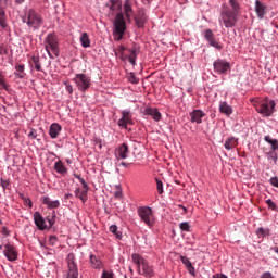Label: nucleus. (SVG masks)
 <instances>
[{"label": "nucleus", "mask_w": 278, "mask_h": 278, "mask_svg": "<svg viewBox=\"0 0 278 278\" xmlns=\"http://www.w3.org/2000/svg\"><path fill=\"white\" fill-rule=\"evenodd\" d=\"M25 0H14V2L16 3V5H23V2H24Z\"/></svg>", "instance_id": "obj_59"}, {"label": "nucleus", "mask_w": 278, "mask_h": 278, "mask_svg": "<svg viewBox=\"0 0 278 278\" xmlns=\"http://www.w3.org/2000/svg\"><path fill=\"white\" fill-rule=\"evenodd\" d=\"M15 71H16L15 75L20 79H23L25 77V65H16Z\"/></svg>", "instance_id": "obj_36"}, {"label": "nucleus", "mask_w": 278, "mask_h": 278, "mask_svg": "<svg viewBox=\"0 0 278 278\" xmlns=\"http://www.w3.org/2000/svg\"><path fill=\"white\" fill-rule=\"evenodd\" d=\"M106 7L110 8L112 12H118V10H121V0H111Z\"/></svg>", "instance_id": "obj_31"}, {"label": "nucleus", "mask_w": 278, "mask_h": 278, "mask_svg": "<svg viewBox=\"0 0 278 278\" xmlns=\"http://www.w3.org/2000/svg\"><path fill=\"white\" fill-rule=\"evenodd\" d=\"M180 261L186 266L188 273L190 275H194L195 269L194 266L192 265V262H190V258L188 256H180Z\"/></svg>", "instance_id": "obj_23"}, {"label": "nucleus", "mask_w": 278, "mask_h": 278, "mask_svg": "<svg viewBox=\"0 0 278 278\" xmlns=\"http://www.w3.org/2000/svg\"><path fill=\"white\" fill-rule=\"evenodd\" d=\"M228 3L230 7V11H232V13L235 14L240 15V2H238V0H228Z\"/></svg>", "instance_id": "obj_29"}, {"label": "nucleus", "mask_w": 278, "mask_h": 278, "mask_svg": "<svg viewBox=\"0 0 278 278\" xmlns=\"http://www.w3.org/2000/svg\"><path fill=\"white\" fill-rule=\"evenodd\" d=\"M0 55H8V49H5V46H0Z\"/></svg>", "instance_id": "obj_51"}, {"label": "nucleus", "mask_w": 278, "mask_h": 278, "mask_svg": "<svg viewBox=\"0 0 278 278\" xmlns=\"http://www.w3.org/2000/svg\"><path fill=\"white\" fill-rule=\"evenodd\" d=\"M208 45H211V47H214V49H217V51H222V49H223V45H219L218 41H216L215 37H213V39L208 40Z\"/></svg>", "instance_id": "obj_37"}, {"label": "nucleus", "mask_w": 278, "mask_h": 278, "mask_svg": "<svg viewBox=\"0 0 278 278\" xmlns=\"http://www.w3.org/2000/svg\"><path fill=\"white\" fill-rule=\"evenodd\" d=\"M22 21L23 23H26V25L33 29V31L40 29L45 23L42 15H40V13L36 12L34 9H29L23 16Z\"/></svg>", "instance_id": "obj_2"}, {"label": "nucleus", "mask_w": 278, "mask_h": 278, "mask_svg": "<svg viewBox=\"0 0 278 278\" xmlns=\"http://www.w3.org/2000/svg\"><path fill=\"white\" fill-rule=\"evenodd\" d=\"M34 222L39 231H45V229H47V222L40 212L34 213Z\"/></svg>", "instance_id": "obj_15"}, {"label": "nucleus", "mask_w": 278, "mask_h": 278, "mask_svg": "<svg viewBox=\"0 0 278 278\" xmlns=\"http://www.w3.org/2000/svg\"><path fill=\"white\" fill-rule=\"evenodd\" d=\"M31 64H34L36 71H42V64H40V56L33 55L31 56Z\"/></svg>", "instance_id": "obj_35"}, {"label": "nucleus", "mask_w": 278, "mask_h": 278, "mask_svg": "<svg viewBox=\"0 0 278 278\" xmlns=\"http://www.w3.org/2000/svg\"><path fill=\"white\" fill-rule=\"evenodd\" d=\"M109 231H111V233H114L116 238H121V232H118V226L116 225L110 226Z\"/></svg>", "instance_id": "obj_41"}, {"label": "nucleus", "mask_w": 278, "mask_h": 278, "mask_svg": "<svg viewBox=\"0 0 278 278\" xmlns=\"http://www.w3.org/2000/svg\"><path fill=\"white\" fill-rule=\"evenodd\" d=\"M125 51H127V48L125 46H118V48L115 50V55H118V53H121V55H123V53H125Z\"/></svg>", "instance_id": "obj_48"}, {"label": "nucleus", "mask_w": 278, "mask_h": 278, "mask_svg": "<svg viewBox=\"0 0 278 278\" xmlns=\"http://www.w3.org/2000/svg\"><path fill=\"white\" fill-rule=\"evenodd\" d=\"M155 181L159 194H164V182H162V180H160L159 178H155Z\"/></svg>", "instance_id": "obj_39"}, {"label": "nucleus", "mask_w": 278, "mask_h": 278, "mask_svg": "<svg viewBox=\"0 0 278 278\" xmlns=\"http://www.w3.org/2000/svg\"><path fill=\"white\" fill-rule=\"evenodd\" d=\"M127 31V22L123 13H117L113 22V38L117 42L125 36Z\"/></svg>", "instance_id": "obj_3"}, {"label": "nucleus", "mask_w": 278, "mask_h": 278, "mask_svg": "<svg viewBox=\"0 0 278 278\" xmlns=\"http://www.w3.org/2000/svg\"><path fill=\"white\" fill-rule=\"evenodd\" d=\"M45 49L51 60L60 56V42L58 41V35L50 33L43 40Z\"/></svg>", "instance_id": "obj_1"}, {"label": "nucleus", "mask_w": 278, "mask_h": 278, "mask_svg": "<svg viewBox=\"0 0 278 278\" xmlns=\"http://www.w3.org/2000/svg\"><path fill=\"white\" fill-rule=\"evenodd\" d=\"M101 278H114V273L113 271H108V270H103Z\"/></svg>", "instance_id": "obj_45"}, {"label": "nucleus", "mask_w": 278, "mask_h": 278, "mask_svg": "<svg viewBox=\"0 0 278 278\" xmlns=\"http://www.w3.org/2000/svg\"><path fill=\"white\" fill-rule=\"evenodd\" d=\"M128 81H130V84H138L140 80L136 78V75H134V73H130L128 76Z\"/></svg>", "instance_id": "obj_46"}, {"label": "nucleus", "mask_w": 278, "mask_h": 278, "mask_svg": "<svg viewBox=\"0 0 278 278\" xmlns=\"http://www.w3.org/2000/svg\"><path fill=\"white\" fill-rule=\"evenodd\" d=\"M0 249H2V253L9 262H16V260H18V251L12 243L7 242L0 245Z\"/></svg>", "instance_id": "obj_8"}, {"label": "nucleus", "mask_w": 278, "mask_h": 278, "mask_svg": "<svg viewBox=\"0 0 278 278\" xmlns=\"http://www.w3.org/2000/svg\"><path fill=\"white\" fill-rule=\"evenodd\" d=\"M115 197L116 199H123V192L121 191L115 192Z\"/></svg>", "instance_id": "obj_57"}, {"label": "nucleus", "mask_w": 278, "mask_h": 278, "mask_svg": "<svg viewBox=\"0 0 278 278\" xmlns=\"http://www.w3.org/2000/svg\"><path fill=\"white\" fill-rule=\"evenodd\" d=\"M60 131H62V126H60V124L54 123V124L50 125V128H49V136H50L52 139L58 138V136H60Z\"/></svg>", "instance_id": "obj_21"}, {"label": "nucleus", "mask_w": 278, "mask_h": 278, "mask_svg": "<svg viewBox=\"0 0 278 278\" xmlns=\"http://www.w3.org/2000/svg\"><path fill=\"white\" fill-rule=\"evenodd\" d=\"M55 244H58V237L50 236V238H49V245L50 247H55Z\"/></svg>", "instance_id": "obj_47"}, {"label": "nucleus", "mask_w": 278, "mask_h": 278, "mask_svg": "<svg viewBox=\"0 0 278 278\" xmlns=\"http://www.w3.org/2000/svg\"><path fill=\"white\" fill-rule=\"evenodd\" d=\"M255 12L257 15V18H264L265 14H266V5L264 3H262V1L256 0L255 1Z\"/></svg>", "instance_id": "obj_20"}, {"label": "nucleus", "mask_w": 278, "mask_h": 278, "mask_svg": "<svg viewBox=\"0 0 278 278\" xmlns=\"http://www.w3.org/2000/svg\"><path fill=\"white\" fill-rule=\"evenodd\" d=\"M24 203H25V205H28V207H34V203H33L31 200L28 199V198H25V199H24Z\"/></svg>", "instance_id": "obj_53"}, {"label": "nucleus", "mask_w": 278, "mask_h": 278, "mask_svg": "<svg viewBox=\"0 0 278 278\" xmlns=\"http://www.w3.org/2000/svg\"><path fill=\"white\" fill-rule=\"evenodd\" d=\"M124 11H125L126 17L129 21L131 18V15L134 14V9H131V0H126L125 1Z\"/></svg>", "instance_id": "obj_28"}, {"label": "nucleus", "mask_w": 278, "mask_h": 278, "mask_svg": "<svg viewBox=\"0 0 278 278\" xmlns=\"http://www.w3.org/2000/svg\"><path fill=\"white\" fill-rule=\"evenodd\" d=\"M73 80L80 92H86L92 86V79L86 74H76Z\"/></svg>", "instance_id": "obj_7"}, {"label": "nucleus", "mask_w": 278, "mask_h": 278, "mask_svg": "<svg viewBox=\"0 0 278 278\" xmlns=\"http://www.w3.org/2000/svg\"><path fill=\"white\" fill-rule=\"evenodd\" d=\"M143 3H150L151 0H142Z\"/></svg>", "instance_id": "obj_63"}, {"label": "nucleus", "mask_w": 278, "mask_h": 278, "mask_svg": "<svg viewBox=\"0 0 278 278\" xmlns=\"http://www.w3.org/2000/svg\"><path fill=\"white\" fill-rule=\"evenodd\" d=\"M275 103L274 100L263 99L258 100L254 103V108L258 114H262V116H273V113L275 112Z\"/></svg>", "instance_id": "obj_5"}, {"label": "nucleus", "mask_w": 278, "mask_h": 278, "mask_svg": "<svg viewBox=\"0 0 278 278\" xmlns=\"http://www.w3.org/2000/svg\"><path fill=\"white\" fill-rule=\"evenodd\" d=\"M41 203L43 205H47V207H49V210H55V208L60 207V201H58V200L53 201L49 197H42Z\"/></svg>", "instance_id": "obj_19"}, {"label": "nucleus", "mask_w": 278, "mask_h": 278, "mask_svg": "<svg viewBox=\"0 0 278 278\" xmlns=\"http://www.w3.org/2000/svg\"><path fill=\"white\" fill-rule=\"evenodd\" d=\"M79 182L83 186V190H81V188H76L75 197L80 199V201H83V203H86V201H88V184L86 182V180L84 178H79Z\"/></svg>", "instance_id": "obj_10"}, {"label": "nucleus", "mask_w": 278, "mask_h": 278, "mask_svg": "<svg viewBox=\"0 0 278 278\" xmlns=\"http://www.w3.org/2000/svg\"><path fill=\"white\" fill-rule=\"evenodd\" d=\"M117 125L127 129V125H134L131 112L129 110L122 111V117L118 119Z\"/></svg>", "instance_id": "obj_12"}, {"label": "nucleus", "mask_w": 278, "mask_h": 278, "mask_svg": "<svg viewBox=\"0 0 278 278\" xmlns=\"http://www.w3.org/2000/svg\"><path fill=\"white\" fill-rule=\"evenodd\" d=\"M80 43L84 49H88L90 47V37L88 36V33H83L80 36Z\"/></svg>", "instance_id": "obj_33"}, {"label": "nucleus", "mask_w": 278, "mask_h": 278, "mask_svg": "<svg viewBox=\"0 0 278 278\" xmlns=\"http://www.w3.org/2000/svg\"><path fill=\"white\" fill-rule=\"evenodd\" d=\"M143 114L146 116H151L153 118V121H155L156 123H159V121H162V113H160V111H157V109L146 108L143 110Z\"/></svg>", "instance_id": "obj_16"}, {"label": "nucleus", "mask_w": 278, "mask_h": 278, "mask_svg": "<svg viewBox=\"0 0 278 278\" xmlns=\"http://www.w3.org/2000/svg\"><path fill=\"white\" fill-rule=\"evenodd\" d=\"M0 90H10V85H8V81L5 80V74L0 71Z\"/></svg>", "instance_id": "obj_30"}, {"label": "nucleus", "mask_w": 278, "mask_h": 278, "mask_svg": "<svg viewBox=\"0 0 278 278\" xmlns=\"http://www.w3.org/2000/svg\"><path fill=\"white\" fill-rule=\"evenodd\" d=\"M137 214L140 217V220L148 227H153V225H155V215H153V208L149 206H141L137 210Z\"/></svg>", "instance_id": "obj_6"}, {"label": "nucleus", "mask_w": 278, "mask_h": 278, "mask_svg": "<svg viewBox=\"0 0 278 278\" xmlns=\"http://www.w3.org/2000/svg\"><path fill=\"white\" fill-rule=\"evenodd\" d=\"M48 223L50 227H53L55 225V216L48 217Z\"/></svg>", "instance_id": "obj_52"}, {"label": "nucleus", "mask_w": 278, "mask_h": 278, "mask_svg": "<svg viewBox=\"0 0 278 278\" xmlns=\"http://www.w3.org/2000/svg\"><path fill=\"white\" fill-rule=\"evenodd\" d=\"M269 184H271V186H274L275 188H278V178L277 177L270 178Z\"/></svg>", "instance_id": "obj_50"}, {"label": "nucleus", "mask_w": 278, "mask_h": 278, "mask_svg": "<svg viewBox=\"0 0 278 278\" xmlns=\"http://www.w3.org/2000/svg\"><path fill=\"white\" fill-rule=\"evenodd\" d=\"M0 25L2 27H5V10H3V8L0 7Z\"/></svg>", "instance_id": "obj_40"}, {"label": "nucleus", "mask_w": 278, "mask_h": 278, "mask_svg": "<svg viewBox=\"0 0 278 278\" xmlns=\"http://www.w3.org/2000/svg\"><path fill=\"white\" fill-rule=\"evenodd\" d=\"M65 90L68 94H73V85H71V83H65Z\"/></svg>", "instance_id": "obj_49"}, {"label": "nucleus", "mask_w": 278, "mask_h": 278, "mask_svg": "<svg viewBox=\"0 0 278 278\" xmlns=\"http://www.w3.org/2000/svg\"><path fill=\"white\" fill-rule=\"evenodd\" d=\"M131 260H132L134 264H136L137 270H138L139 275H142V269H140V268H141V266L147 262V260H144V258H143L140 254H138V253H134V254L131 255Z\"/></svg>", "instance_id": "obj_18"}, {"label": "nucleus", "mask_w": 278, "mask_h": 278, "mask_svg": "<svg viewBox=\"0 0 278 278\" xmlns=\"http://www.w3.org/2000/svg\"><path fill=\"white\" fill-rule=\"evenodd\" d=\"M54 170L59 173V175H66L68 173V168L64 166L62 161H58L54 163Z\"/></svg>", "instance_id": "obj_26"}, {"label": "nucleus", "mask_w": 278, "mask_h": 278, "mask_svg": "<svg viewBox=\"0 0 278 278\" xmlns=\"http://www.w3.org/2000/svg\"><path fill=\"white\" fill-rule=\"evenodd\" d=\"M67 262V278H77L79 277V270L77 269V263H75V254L70 253L66 257Z\"/></svg>", "instance_id": "obj_9"}, {"label": "nucleus", "mask_w": 278, "mask_h": 278, "mask_svg": "<svg viewBox=\"0 0 278 278\" xmlns=\"http://www.w3.org/2000/svg\"><path fill=\"white\" fill-rule=\"evenodd\" d=\"M204 38L205 40L208 42V40L214 39V33L212 31V29H206L204 31Z\"/></svg>", "instance_id": "obj_42"}, {"label": "nucleus", "mask_w": 278, "mask_h": 278, "mask_svg": "<svg viewBox=\"0 0 278 278\" xmlns=\"http://www.w3.org/2000/svg\"><path fill=\"white\" fill-rule=\"evenodd\" d=\"M66 162H67V164H71V163H72L71 160H68V159L66 160Z\"/></svg>", "instance_id": "obj_64"}, {"label": "nucleus", "mask_w": 278, "mask_h": 278, "mask_svg": "<svg viewBox=\"0 0 278 278\" xmlns=\"http://www.w3.org/2000/svg\"><path fill=\"white\" fill-rule=\"evenodd\" d=\"M38 136V134L36 132V130H31L29 134H28V137L31 138L33 140L36 139Z\"/></svg>", "instance_id": "obj_54"}, {"label": "nucleus", "mask_w": 278, "mask_h": 278, "mask_svg": "<svg viewBox=\"0 0 278 278\" xmlns=\"http://www.w3.org/2000/svg\"><path fill=\"white\" fill-rule=\"evenodd\" d=\"M2 235L3 236H10V230H8L7 227H2Z\"/></svg>", "instance_id": "obj_56"}, {"label": "nucleus", "mask_w": 278, "mask_h": 278, "mask_svg": "<svg viewBox=\"0 0 278 278\" xmlns=\"http://www.w3.org/2000/svg\"><path fill=\"white\" fill-rule=\"evenodd\" d=\"M76 179L79 181V179H81V176L79 175H75Z\"/></svg>", "instance_id": "obj_62"}, {"label": "nucleus", "mask_w": 278, "mask_h": 278, "mask_svg": "<svg viewBox=\"0 0 278 278\" xmlns=\"http://www.w3.org/2000/svg\"><path fill=\"white\" fill-rule=\"evenodd\" d=\"M219 112L222 114H225L226 116H231V114H233V109L231 108V105H229V103L220 102Z\"/></svg>", "instance_id": "obj_22"}, {"label": "nucleus", "mask_w": 278, "mask_h": 278, "mask_svg": "<svg viewBox=\"0 0 278 278\" xmlns=\"http://www.w3.org/2000/svg\"><path fill=\"white\" fill-rule=\"evenodd\" d=\"M215 73H218V75H225L229 68H231V65L229 62L218 59L213 63Z\"/></svg>", "instance_id": "obj_11"}, {"label": "nucleus", "mask_w": 278, "mask_h": 278, "mask_svg": "<svg viewBox=\"0 0 278 278\" xmlns=\"http://www.w3.org/2000/svg\"><path fill=\"white\" fill-rule=\"evenodd\" d=\"M239 17L240 15L238 13H233L227 4L222 7L220 18L226 28L236 27Z\"/></svg>", "instance_id": "obj_4"}, {"label": "nucleus", "mask_w": 278, "mask_h": 278, "mask_svg": "<svg viewBox=\"0 0 278 278\" xmlns=\"http://www.w3.org/2000/svg\"><path fill=\"white\" fill-rule=\"evenodd\" d=\"M142 271L140 275H143L144 277H153V268L149 266V263L146 261L142 266Z\"/></svg>", "instance_id": "obj_27"}, {"label": "nucleus", "mask_w": 278, "mask_h": 278, "mask_svg": "<svg viewBox=\"0 0 278 278\" xmlns=\"http://www.w3.org/2000/svg\"><path fill=\"white\" fill-rule=\"evenodd\" d=\"M270 235V230L268 228H258L256 230V236H262L263 238H266V236Z\"/></svg>", "instance_id": "obj_38"}, {"label": "nucleus", "mask_w": 278, "mask_h": 278, "mask_svg": "<svg viewBox=\"0 0 278 278\" xmlns=\"http://www.w3.org/2000/svg\"><path fill=\"white\" fill-rule=\"evenodd\" d=\"M224 147L227 151H231V149H236L238 147V138L236 137H229L225 143Z\"/></svg>", "instance_id": "obj_25"}, {"label": "nucleus", "mask_w": 278, "mask_h": 278, "mask_svg": "<svg viewBox=\"0 0 278 278\" xmlns=\"http://www.w3.org/2000/svg\"><path fill=\"white\" fill-rule=\"evenodd\" d=\"M134 21L139 29H142V27H144V25L147 24V13L144 12V9H139L136 12Z\"/></svg>", "instance_id": "obj_13"}, {"label": "nucleus", "mask_w": 278, "mask_h": 278, "mask_svg": "<svg viewBox=\"0 0 278 278\" xmlns=\"http://www.w3.org/2000/svg\"><path fill=\"white\" fill-rule=\"evenodd\" d=\"M90 266L94 269H101L103 267V263L101 262V258L99 256L91 254L90 255Z\"/></svg>", "instance_id": "obj_24"}, {"label": "nucleus", "mask_w": 278, "mask_h": 278, "mask_svg": "<svg viewBox=\"0 0 278 278\" xmlns=\"http://www.w3.org/2000/svg\"><path fill=\"white\" fill-rule=\"evenodd\" d=\"M64 199H65V200L73 199V194L67 193V194H65Z\"/></svg>", "instance_id": "obj_60"}, {"label": "nucleus", "mask_w": 278, "mask_h": 278, "mask_svg": "<svg viewBox=\"0 0 278 278\" xmlns=\"http://www.w3.org/2000/svg\"><path fill=\"white\" fill-rule=\"evenodd\" d=\"M191 123H195L197 125H201L203 123V118H205V112L202 110H193L189 113Z\"/></svg>", "instance_id": "obj_14"}, {"label": "nucleus", "mask_w": 278, "mask_h": 278, "mask_svg": "<svg viewBox=\"0 0 278 278\" xmlns=\"http://www.w3.org/2000/svg\"><path fill=\"white\" fill-rule=\"evenodd\" d=\"M265 142L270 144L271 151H277L278 150V140L270 138V136H265L264 137Z\"/></svg>", "instance_id": "obj_32"}, {"label": "nucleus", "mask_w": 278, "mask_h": 278, "mask_svg": "<svg viewBox=\"0 0 278 278\" xmlns=\"http://www.w3.org/2000/svg\"><path fill=\"white\" fill-rule=\"evenodd\" d=\"M179 228L181 229V231H190V223L188 222H182L179 224Z\"/></svg>", "instance_id": "obj_43"}, {"label": "nucleus", "mask_w": 278, "mask_h": 278, "mask_svg": "<svg viewBox=\"0 0 278 278\" xmlns=\"http://www.w3.org/2000/svg\"><path fill=\"white\" fill-rule=\"evenodd\" d=\"M129 55H128V62L132 64V66H136V58H138V51L136 48L129 49Z\"/></svg>", "instance_id": "obj_34"}, {"label": "nucleus", "mask_w": 278, "mask_h": 278, "mask_svg": "<svg viewBox=\"0 0 278 278\" xmlns=\"http://www.w3.org/2000/svg\"><path fill=\"white\" fill-rule=\"evenodd\" d=\"M122 166L127 167V166H129V164H128V163H126V162H122Z\"/></svg>", "instance_id": "obj_61"}, {"label": "nucleus", "mask_w": 278, "mask_h": 278, "mask_svg": "<svg viewBox=\"0 0 278 278\" xmlns=\"http://www.w3.org/2000/svg\"><path fill=\"white\" fill-rule=\"evenodd\" d=\"M128 155H129V146H127V143H122L117 149V153H116L117 160H127Z\"/></svg>", "instance_id": "obj_17"}, {"label": "nucleus", "mask_w": 278, "mask_h": 278, "mask_svg": "<svg viewBox=\"0 0 278 278\" xmlns=\"http://www.w3.org/2000/svg\"><path fill=\"white\" fill-rule=\"evenodd\" d=\"M261 278H274V277H273V274H270V271H266V273H264V274L261 276Z\"/></svg>", "instance_id": "obj_55"}, {"label": "nucleus", "mask_w": 278, "mask_h": 278, "mask_svg": "<svg viewBox=\"0 0 278 278\" xmlns=\"http://www.w3.org/2000/svg\"><path fill=\"white\" fill-rule=\"evenodd\" d=\"M266 204L268 205V207L270 210H273L274 212L277 211V204H275V202H273V200L268 199L266 200Z\"/></svg>", "instance_id": "obj_44"}, {"label": "nucleus", "mask_w": 278, "mask_h": 278, "mask_svg": "<svg viewBox=\"0 0 278 278\" xmlns=\"http://www.w3.org/2000/svg\"><path fill=\"white\" fill-rule=\"evenodd\" d=\"M179 207L182 210L184 214H188V208L184 205H179Z\"/></svg>", "instance_id": "obj_58"}]
</instances>
